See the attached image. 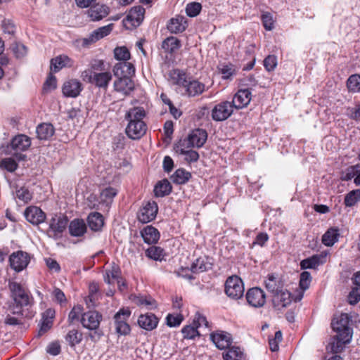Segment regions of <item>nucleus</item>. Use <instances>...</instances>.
Instances as JSON below:
<instances>
[{"instance_id": "obj_55", "label": "nucleus", "mask_w": 360, "mask_h": 360, "mask_svg": "<svg viewBox=\"0 0 360 360\" xmlns=\"http://www.w3.org/2000/svg\"><path fill=\"white\" fill-rule=\"evenodd\" d=\"M117 191L112 187H107L102 190L101 193V200L105 202L111 201L112 198L117 195Z\"/></svg>"}, {"instance_id": "obj_40", "label": "nucleus", "mask_w": 360, "mask_h": 360, "mask_svg": "<svg viewBox=\"0 0 360 360\" xmlns=\"http://www.w3.org/2000/svg\"><path fill=\"white\" fill-rule=\"evenodd\" d=\"M131 300L139 307H146L147 309H153L157 307L156 302L150 297L134 295Z\"/></svg>"}, {"instance_id": "obj_17", "label": "nucleus", "mask_w": 360, "mask_h": 360, "mask_svg": "<svg viewBox=\"0 0 360 360\" xmlns=\"http://www.w3.org/2000/svg\"><path fill=\"white\" fill-rule=\"evenodd\" d=\"M25 219L34 225L43 223L46 219L45 213L38 207L30 206L26 208L24 212Z\"/></svg>"}, {"instance_id": "obj_58", "label": "nucleus", "mask_w": 360, "mask_h": 360, "mask_svg": "<svg viewBox=\"0 0 360 360\" xmlns=\"http://www.w3.org/2000/svg\"><path fill=\"white\" fill-rule=\"evenodd\" d=\"M262 21L266 30L270 31L274 28V21L273 20V16L270 13L266 12L263 13L262 15Z\"/></svg>"}, {"instance_id": "obj_38", "label": "nucleus", "mask_w": 360, "mask_h": 360, "mask_svg": "<svg viewBox=\"0 0 360 360\" xmlns=\"http://www.w3.org/2000/svg\"><path fill=\"white\" fill-rule=\"evenodd\" d=\"M340 236L338 228H330L322 236V243L328 247L333 245Z\"/></svg>"}, {"instance_id": "obj_13", "label": "nucleus", "mask_w": 360, "mask_h": 360, "mask_svg": "<svg viewBox=\"0 0 360 360\" xmlns=\"http://www.w3.org/2000/svg\"><path fill=\"white\" fill-rule=\"evenodd\" d=\"M68 222L67 217H53L49 222V236L56 239L60 238L65 230Z\"/></svg>"}, {"instance_id": "obj_3", "label": "nucleus", "mask_w": 360, "mask_h": 360, "mask_svg": "<svg viewBox=\"0 0 360 360\" xmlns=\"http://www.w3.org/2000/svg\"><path fill=\"white\" fill-rule=\"evenodd\" d=\"M8 288L15 302V304L10 306L9 311L12 314L22 316V308L31 304L32 297L25 288L16 281H9Z\"/></svg>"}, {"instance_id": "obj_33", "label": "nucleus", "mask_w": 360, "mask_h": 360, "mask_svg": "<svg viewBox=\"0 0 360 360\" xmlns=\"http://www.w3.org/2000/svg\"><path fill=\"white\" fill-rule=\"evenodd\" d=\"M36 132L39 139L48 140L53 136L55 128L50 123H42L37 126Z\"/></svg>"}, {"instance_id": "obj_23", "label": "nucleus", "mask_w": 360, "mask_h": 360, "mask_svg": "<svg viewBox=\"0 0 360 360\" xmlns=\"http://www.w3.org/2000/svg\"><path fill=\"white\" fill-rule=\"evenodd\" d=\"M140 233L144 243L148 245L156 244L160 237L159 231L152 225H148L144 227L140 231Z\"/></svg>"}, {"instance_id": "obj_41", "label": "nucleus", "mask_w": 360, "mask_h": 360, "mask_svg": "<svg viewBox=\"0 0 360 360\" xmlns=\"http://www.w3.org/2000/svg\"><path fill=\"white\" fill-rule=\"evenodd\" d=\"M172 187L167 179H163L157 183L154 188L156 197H164L172 192Z\"/></svg>"}, {"instance_id": "obj_7", "label": "nucleus", "mask_w": 360, "mask_h": 360, "mask_svg": "<svg viewBox=\"0 0 360 360\" xmlns=\"http://www.w3.org/2000/svg\"><path fill=\"white\" fill-rule=\"evenodd\" d=\"M102 320L103 316L100 312L90 310L82 314L80 323L84 328L94 331V334L99 338L103 335L101 332L98 331Z\"/></svg>"}, {"instance_id": "obj_48", "label": "nucleus", "mask_w": 360, "mask_h": 360, "mask_svg": "<svg viewBox=\"0 0 360 360\" xmlns=\"http://www.w3.org/2000/svg\"><path fill=\"white\" fill-rule=\"evenodd\" d=\"M243 352L238 347H229V350L223 355L224 360H241Z\"/></svg>"}, {"instance_id": "obj_10", "label": "nucleus", "mask_w": 360, "mask_h": 360, "mask_svg": "<svg viewBox=\"0 0 360 360\" xmlns=\"http://www.w3.org/2000/svg\"><path fill=\"white\" fill-rule=\"evenodd\" d=\"M233 108L231 102L222 101L213 108L212 118L217 122L226 120L232 115Z\"/></svg>"}, {"instance_id": "obj_53", "label": "nucleus", "mask_w": 360, "mask_h": 360, "mask_svg": "<svg viewBox=\"0 0 360 360\" xmlns=\"http://www.w3.org/2000/svg\"><path fill=\"white\" fill-rule=\"evenodd\" d=\"M0 167L6 169L9 172H13L18 168V163L12 158H6L0 162Z\"/></svg>"}, {"instance_id": "obj_50", "label": "nucleus", "mask_w": 360, "mask_h": 360, "mask_svg": "<svg viewBox=\"0 0 360 360\" xmlns=\"http://www.w3.org/2000/svg\"><path fill=\"white\" fill-rule=\"evenodd\" d=\"M197 327L194 326H185L181 329V333L184 339H194L197 336H200V333L197 330Z\"/></svg>"}, {"instance_id": "obj_20", "label": "nucleus", "mask_w": 360, "mask_h": 360, "mask_svg": "<svg viewBox=\"0 0 360 360\" xmlns=\"http://www.w3.org/2000/svg\"><path fill=\"white\" fill-rule=\"evenodd\" d=\"M159 322L158 318L152 313L141 314L138 319L139 326L148 331H151L156 328Z\"/></svg>"}, {"instance_id": "obj_64", "label": "nucleus", "mask_w": 360, "mask_h": 360, "mask_svg": "<svg viewBox=\"0 0 360 360\" xmlns=\"http://www.w3.org/2000/svg\"><path fill=\"white\" fill-rule=\"evenodd\" d=\"M56 78L52 74H50L44 84L43 89L44 91H49L56 88Z\"/></svg>"}, {"instance_id": "obj_11", "label": "nucleus", "mask_w": 360, "mask_h": 360, "mask_svg": "<svg viewBox=\"0 0 360 360\" xmlns=\"http://www.w3.org/2000/svg\"><path fill=\"white\" fill-rule=\"evenodd\" d=\"M30 261L29 254L21 250L13 252L9 257L10 266L16 272L25 269L29 264Z\"/></svg>"}, {"instance_id": "obj_42", "label": "nucleus", "mask_w": 360, "mask_h": 360, "mask_svg": "<svg viewBox=\"0 0 360 360\" xmlns=\"http://www.w3.org/2000/svg\"><path fill=\"white\" fill-rule=\"evenodd\" d=\"M146 256L153 260L155 261H162L165 259V250L163 248L159 247L153 245L150 248H148L146 252Z\"/></svg>"}, {"instance_id": "obj_28", "label": "nucleus", "mask_w": 360, "mask_h": 360, "mask_svg": "<svg viewBox=\"0 0 360 360\" xmlns=\"http://www.w3.org/2000/svg\"><path fill=\"white\" fill-rule=\"evenodd\" d=\"M109 12L110 8L106 5L96 4L88 10L87 13L92 21H98L106 17Z\"/></svg>"}, {"instance_id": "obj_29", "label": "nucleus", "mask_w": 360, "mask_h": 360, "mask_svg": "<svg viewBox=\"0 0 360 360\" xmlns=\"http://www.w3.org/2000/svg\"><path fill=\"white\" fill-rule=\"evenodd\" d=\"M207 139V133L205 129H197L188 136V143L193 147H202Z\"/></svg>"}, {"instance_id": "obj_5", "label": "nucleus", "mask_w": 360, "mask_h": 360, "mask_svg": "<svg viewBox=\"0 0 360 360\" xmlns=\"http://www.w3.org/2000/svg\"><path fill=\"white\" fill-rule=\"evenodd\" d=\"M352 318L346 314L342 313L338 317L335 318L331 323L333 330L339 336L352 338L353 335V329L351 327Z\"/></svg>"}, {"instance_id": "obj_49", "label": "nucleus", "mask_w": 360, "mask_h": 360, "mask_svg": "<svg viewBox=\"0 0 360 360\" xmlns=\"http://www.w3.org/2000/svg\"><path fill=\"white\" fill-rule=\"evenodd\" d=\"M114 56L119 62L126 61L130 58V53L125 46L117 47L114 50Z\"/></svg>"}, {"instance_id": "obj_15", "label": "nucleus", "mask_w": 360, "mask_h": 360, "mask_svg": "<svg viewBox=\"0 0 360 360\" xmlns=\"http://www.w3.org/2000/svg\"><path fill=\"white\" fill-rule=\"evenodd\" d=\"M210 339L219 349H228L232 342L231 335L223 330L211 333Z\"/></svg>"}, {"instance_id": "obj_43", "label": "nucleus", "mask_w": 360, "mask_h": 360, "mask_svg": "<svg viewBox=\"0 0 360 360\" xmlns=\"http://www.w3.org/2000/svg\"><path fill=\"white\" fill-rule=\"evenodd\" d=\"M217 68L224 79H231L236 74L235 65L230 63H220Z\"/></svg>"}, {"instance_id": "obj_51", "label": "nucleus", "mask_w": 360, "mask_h": 360, "mask_svg": "<svg viewBox=\"0 0 360 360\" xmlns=\"http://www.w3.org/2000/svg\"><path fill=\"white\" fill-rule=\"evenodd\" d=\"M83 307L81 305L74 306L68 314V321L70 324L73 323L75 321L80 320L83 314Z\"/></svg>"}, {"instance_id": "obj_47", "label": "nucleus", "mask_w": 360, "mask_h": 360, "mask_svg": "<svg viewBox=\"0 0 360 360\" xmlns=\"http://www.w3.org/2000/svg\"><path fill=\"white\" fill-rule=\"evenodd\" d=\"M347 86L350 91L360 92V75H351L347 81Z\"/></svg>"}, {"instance_id": "obj_31", "label": "nucleus", "mask_w": 360, "mask_h": 360, "mask_svg": "<svg viewBox=\"0 0 360 360\" xmlns=\"http://www.w3.org/2000/svg\"><path fill=\"white\" fill-rule=\"evenodd\" d=\"M352 338H345L344 336L340 337L339 335H336L332 338L327 347V350L333 354L340 353L344 349L345 345L350 342Z\"/></svg>"}, {"instance_id": "obj_16", "label": "nucleus", "mask_w": 360, "mask_h": 360, "mask_svg": "<svg viewBox=\"0 0 360 360\" xmlns=\"http://www.w3.org/2000/svg\"><path fill=\"white\" fill-rule=\"evenodd\" d=\"M83 90L82 84L77 79H70L64 82L62 91L65 97L76 98Z\"/></svg>"}, {"instance_id": "obj_9", "label": "nucleus", "mask_w": 360, "mask_h": 360, "mask_svg": "<svg viewBox=\"0 0 360 360\" xmlns=\"http://www.w3.org/2000/svg\"><path fill=\"white\" fill-rule=\"evenodd\" d=\"M225 292L230 298L238 300L244 294V285L242 280L237 276H232L226 279Z\"/></svg>"}, {"instance_id": "obj_4", "label": "nucleus", "mask_w": 360, "mask_h": 360, "mask_svg": "<svg viewBox=\"0 0 360 360\" xmlns=\"http://www.w3.org/2000/svg\"><path fill=\"white\" fill-rule=\"evenodd\" d=\"M30 146L31 139L30 137L25 134H18L11 139L8 149L10 153H13L18 161H20L26 158V155L21 153V152L27 150Z\"/></svg>"}, {"instance_id": "obj_19", "label": "nucleus", "mask_w": 360, "mask_h": 360, "mask_svg": "<svg viewBox=\"0 0 360 360\" xmlns=\"http://www.w3.org/2000/svg\"><path fill=\"white\" fill-rule=\"evenodd\" d=\"M113 73L115 76L120 77H131L135 74V68L134 65L126 61L118 62L113 67Z\"/></svg>"}, {"instance_id": "obj_37", "label": "nucleus", "mask_w": 360, "mask_h": 360, "mask_svg": "<svg viewBox=\"0 0 360 360\" xmlns=\"http://www.w3.org/2000/svg\"><path fill=\"white\" fill-rule=\"evenodd\" d=\"M121 275L120 266L115 263H112L110 269H107L103 274L104 281L108 284L112 283L113 280H117Z\"/></svg>"}, {"instance_id": "obj_59", "label": "nucleus", "mask_w": 360, "mask_h": 360, "mask_svg": "<svg viewBox=\"0 0 360 360\" xmlns=\"http://www.w3.org/2000/svg\"><path fill=\"white\" fill-rule=\"evenodd\" d=\"M269 240V236L266 233L261 232L259 233L255 240L252 242V243L250 245V248H253L255 245H259L260 247L264 246L265 243Z\"/></svg>"}, {"instance_id": "obj_6", "label": "nucleus", "mask_w": 360, "mask_h": 360, "mask_svg": "<svg viewBox=\"0 0 360 360\" xmlns=\"http://www.w3.org/2000/svg\"><path fill=\"white\" fill-rule=\"evenodd\" d=\"M131 314L128 307H122L114 315L113 320L115 332L119 335H127L131 332V327L128 320Z\"/></svg>"}, {"instance_id": "obj_44", "label": "nucleus", "mask_w": 360, "mask_h": 360, "mask_svg": "<svg viewBox=\"0 0 360 360\" xmlns=\"http://www.w3.org/2000/svg\"><path fill=\"white\" fill-rule=\"evenodd\" d=\"M65 339L71 347H75L82 341L83 334L77 329H72L68 331Z\"/></svg>"}, {"instance_id": "obj_32", "label": "nucleus", "mask_w": 360, "mask_h": 360, "mask_svg": "<svg viewBox=\"0 0 360 360\" xmlns=\"http://www.w3.org/2000/svg\"><path fill=\"white\" fill-rule=\"evenodd\" d=\"M87 224L91 231H101L104 226L103 216L97 212H91L87 217Z\"/></svg>"}, {"instance_id": "obj_61", "label": "nucleus", "mask_w": 360, "mask_h": 360, "mask_svg": "<svg viewBox=\"0 0 360 360\" xmlns=\"http://www.w3.org/2000/svg\"><path fill=\"white\" fill-rule=\"evenodd\" d=\"M356 167L357 165L347 167L345 171L342 172L341 179L343 181H349L356 177V175L358 173Z\"/></svg>"}, {"instance_id": "obj_57", "label": "nucleus", "mask_w": 360, "mask_h": 360, "mask_svg": "<svg viewBox=\"0 0 360 360\" xmlns=\"http://www.w3.org/2000/svg\"><path fill=\"white\" fill-rule=\"evenodd\" d=\"M311 281V276L309 272L303 271L300 274V287L302 290H306L309 288Z\"/></svg>"}, {"instance_id": "obj_39", "label": "nucleus", "mask_w": 360, "mask_h": 360, "mask_svg": "<svg viewBox=\"0 0 360 360\" xmlns=\"http://www.w3.org/2000/svg\"><path fill=\"white\" fill-rule=\"evenodd\" d=\"M181 47V41L174 37L166 38L162 43V48L168 53H173Z\"/></svg>"}, {"instance_id": "obj_46", "label": "nucleus", "mask_w": 360, "mask_h": 360, "mask_svg": "<svg viewBox=\"0 0 360 360\" xmlns=\"http://www.w3.org/2000/svg\"><path fill=\"white\" fill-rule=\"evenodd\" d=\"M360 201V189L349 192L345 197L344 203L346 207H353Z\"/></svg>"}, {"instance_id": "obj_21", "label": "nucleus", "mask_w": 360, "mask_h": 360, "mask_svg": "<svg viewBox=\"0 0 360 360\" xmlns=\"http://www.w3.org/2000/svg\"><path fill=\"white\" fill-rule=\"evenodd\" d=\"M251 101V92L248 89L238 90L233 96L231 103L236 109L247 106Z\"/></svg>"}, {"instance_id": "obj_2", "label": "nucleus", "mask_w": 360, "mask_h": 360, "mask_svg": "<svg viewBox=\"0 0 360 360\" xmlns=\"http://www.w3.org/2000/svg\"><path fill=\"white\" fill-rule=\"evenodd\" d=\"M146 116L143 107L130 108L125 114L124 118L128 122L126 127V134L133 140L140 139L147 131V124L143 120Z\"/></svg>"}, {"instance_id": "obj_26", "label": "nucleus", "mask_w": 360, "mask_h": 360, "mask_svg": "<svg viewBox=\"0 0 360 360\" xmlns=\"http://www.w3.org/2000/svg\"><path fill=\"white\" fill-rule=\"evenodd\" d=\"M264 284L266 290L272 294V297L284 288L283 281L274 274L268 275L264 281Z\"/></svg>"}, {"instance_id": "obj_62", "label": "nucleus", "mask_w": 360, "mask_h": 360, "mask_svg": "<svg viewBox=\"0 0 360 360\" xmlns=\"http://www.w3.org/2000/svg\"><path fill=\"white\" fill-rule=\"evenodd\" d=\"M277 65V58L275 56L269 55L264 60V66L267 71H272Z\"/></svg>"}, {"instance_id": "obj_63", "label": "nucleus", "mask_w": 360, "mask_h": 360, "mask_svg": "<svg viewBox=\"0 0 360 360\" xmlns=\"http://www.w3.org/2000/svg\"><path fill=\"white\" fill-rule=\"evenodd\" d=\"M193 324L197 328H200L202 326H205L206 328L209 327V322L207 321V318L199 312H197L195 315L193 319Z\"/></svg>"}, {"instance_id": "obj_36", "label": "nucleus", "mask_w": 360, "mask_h": 360, "mask_svg": "<svg viewBox=\"0 0 360 360\" xmlns=\"http://www.w3.org/2000/svg\"><path fill=\"white\" fill-rule=\"evenodd\" d=\"M212 263L208 261V258L199 257L192 264L191 271L194 274L206 271L212 269Z\"/></svg>"}, {"instance_id": "obj_52", "label": "nucleus", "mask_w": 360, "mask_h": 360, "mask_svg": "<svg viewBox=\"0 0 360 360\" xmlns=\"http://www.w3.org/2000/svg\"><path fill=\"white\" fill-rule=\"evenodd\" d=\"M202 9L201 4L198 2L188 3L186 6V13L188 16L193 18L197 16Z\"/></svg>"}, {"instance_id": "obj_18", "label": "nucleus", "mask_w": 360, "mask_h": 360, "mask_svg": "<svg viewBox=\"0 0 360 360\" xmlns=\"http://www.w3.org/2000/svg\"><path fill=\"white\" fill-rule=\"evenodd\" d=\"M291 302V293L285 288L272 297L273 306L277 310H281L286 307Z\"/></svg>"}, {"instance_id": "obj_54", "label": "nucleus", "mask_w": 360, "mask_h": 360, "mask_svg": "<svg viewBox=\"0 0 360 360\" xmlns=\"http://www.w3.org/2000/svg\"><path fill=\"white\" fill-rule=\"evenodd\" d=\"M15 198L24 202H27L32 199V195L28 188L20 187L15 190Z\"/></svg>"}, {"instance_id": "obj_30", "label": "nucleus", "mask_w": 360, "mask_h": 360, "mask_svg": "<svg viewBox=\"0 0 360 360\" xmlns=\"http://www.w3.org/2000/svg\"><path fill=\"white\" fill-rule=\"evenodd\" d=\"M112 78V75L110 72H94L91 84L99 89L106 90Z\"/></svg>"}, {"instance_id": "obj_60", "label": "nucleus", "mask_w": 360, "mask_h": 360, "mask_svg": "<svg viewBox=\"0 0 360 360\" xmlns=\"http://www.w3.org/2000/svg\"><path fill=\"white\" fill-rule=\"evenodd\" d=\"M360 301V287H354L348 295V302L354 305Z\"/></svg>"}, {"instance_id": "obj_24", "label": "nucleus", "mask_w": 360, "mask_h": 360, "mask_svg": "<svg viewBox=\"0 0 360 360\" xmlns=\"http://www.w3.org/2000/svg\"><path fill=\"white\" fill-rule=\"evenodd\" d=\"M74 65V60L66 55H60L51 60V70L58 72L63 68H71Z\"/></svg>"}, {"instance_id": "obj_1", "label": "nucleus", "mask_w": 360, "mask_h": 360, "mask_svg": "<svg viewBox=\"0 0 360 360\" xmlns=\"http://www.w3.org/2000/svg\"><path fill=\"white\" fill-rule=\"evenodd\" d=\"M169 76L172 84L176 86V91L182 96L195 97L202 94L205 90L203 83L181 70H172Z\"/></svg>"}, {"instance_id": "obj_25", "label": "nucleus", "mask_w": 360, "mask_h": 360, "mask_svg": "<svg viewBox=\"0 0 360 360\" xmlns=\"http://www.w3.org/2000/svg\"><path fill=\"white\" fill-rule=\"evenodd\" d=\"M114 89L116 91L124 95L129 94L134 89V84L129 77H120L114 82Z\"/></svg>"}, {"instance_id": "obj_35", "label": "nucleus", "mask_w": 360, "mask_h": 360, "mask_svg": "<svg viewBox=\"0 0 360 360\" xmlns=\"http://www.w3.org/2000/svg\"><path fill=\"white\" fill-rule=\"evenodd\" d=\"M186 22L182 16L172 18L167 25V29L171 33H181L186 30Z\"/></svg>"}, {"instance_id": "obj_22", "label": "nucleus", "mask_w": 360, "mask_h": 360, "mask_svg": "<svg viewBox=\"0 0 360 360\" xmlns=\"http://www.w3.org/2000/svg\"><path fill=\"white\" fill-rule=\"evenodd\" d=\"M56 311L53 308L47 309L41 314V322L39 330L38 335H42L46 333L53 326V319L55 318Z\"/></svg>"}, {"instance_id": "obj_45", "label": "nucleus", "mask_w": 360, "mask_h": 360, "mask_svg": "<svg viewBox=\"0 0 360 360\" xmlns=\"http://www.w3.org/2000/svg\"><path fill=\"white\" fill-rule=\"evenodd\" d=\"M191 174L184 169H178L171 176L172 181L176 184H184L188 181Z\"/></svg>"}, {"instance_id": "obj_27", "label": "nucleus", "mask_w": 360, "mask_h": 360, "mask_svg": "<svg viewBox=\"0 0 360 360\" xmlns=\"http://www.w3.org/2000/svg\"><path fill=\"white\" fill-rule=\"evenodd\" d=\"M69 233L73 237L83 236L87 231V226L84 219H74L68 226Z\"/></svg>"}, {"instance_id": "obj_56", "label": "nucleus", "mask_w": 360, "mask_h": 360, "mask_svg": "<svg viewBox=\"0 0 360 360\" xmlns=\"http://www.w3.org/2000/svg\"><path fill=\"white\" fill-rule=\"evenodd\" d=\"M184 320L181 314L173 315L169 314L166 317L167 325L169 327L179 326Z\"/></svg>"}, {"instance_id": "obj_8", "label": "nucleus", "mask_w": 360, "mask_h": 360, "mask_svg": "<svg viewBox=\"0 0 360 360\" xmlns=\"http://www.w3.org/2000/svg\"><path fill=\"white\" fill-rule=\"evenodd\" d=\"M158 212V206L156 202H144L137 212V219L142 224L149 223L155 219Z\"/></svg>"}, {"instance_id": "obj_14", "label": "nucleus", "mask_w": 360, "mask_h": 360, "mask_svg": "<svg viewBox=\"0 0 360 360\" xmlns=\"http://www.w3.org/2000/svg\"><path fill=\"white\" fill-rule=\"evenodd\" d=\"M144 13L145 8L141 6L131 8L124 20V25L127 26L128 24H130L132 27H137L142 22Z\"/></svg>"}, {"instance_id": "obj_12", "label": "nucleus", "mask_w": 360, "mask_h": 360, "mask_svg": "<svg viewBox=\"0 0 360 360\" xmlns=\"http://www.w3.org/2000/svg\"><path fill=\"white\" fill-rule=\"evenodd\" d=\"M248 304L255 308H259L266 302V295L260 288H252L248 290L245 295Z\"/></svg>"}, {"instance_id": "obj_34", "label": "nucleus", "mask_w": 360, "mask_h": 360, "mask_svg": "<svg viewBox=\"0 0 360 360\" xmlns=\"http://www.w3.org/2000/svg\"><path fill=\"white\" fill-rule=\"evenodd\" d=\"M326 256L323 255H314L309 258L304 259L300 262L302 269H315L323 263Z\"/></svg>"}]
</instances>
